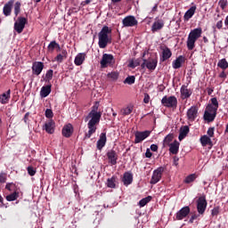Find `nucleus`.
<instances>
[{
  "mask_svg": "<svg viewBox=\"0 0 228 228\" xmlns=\"http://www.w3.org/2000/svg\"><path fill=\"white\" fill-rule=\"evenodd\" d=\"M102 116V113L99 111V102H95L92 110L89 112L87 117H86V122H88V132L86 134V138H91L92 134L97 131V126H99V122H101Z\"/></svg>",
  "mask_w": 228,
  "mask_h": 228,
  "instance_id": "f257e3e1",
  "label": "nucleus"
},
{
  "mask_svg": "<svg viewBox=\"0 0 228 228\" xmlns=\"http://www.w3.org/2000/svg\"><path fill=\"white\" fill-rule=\"evenodd\" d=\"M211 103L208 104L206 108L204 113V120L207 122H213L216 118V111H218V100L216 98H212Z\"/></svg>",
  "mask_w": 228,
  "mask_h": 228,
  "instance_id": "f03ea898",
  "label": "nucleus"
},
{
  "mask_svg": "<svg viewBox=\"0 0 228 228\" xmlns=\"http://www.w3.org/2000/svg\"><path fill=\"white\" fill-rule=\"evenodd\" d=\"M98 40L100 49H106L111 40V28L108 26L102 27L98 34Z\"/></svg>",
  "mask_w": 228,
  "mask_h": 228,
  "instance_id": "7ed1b4c3",
  "label": "nucleus"
},
{
  "mask_svg": "<svg viewBox=\"0 0 228 228\" xmlns=\"http://www.w3.org/2000/svg\"><path fill=\"white\" fill-rule=\"evenodd\" d=\"M200 37H202V28H194L192 30H191V32L189 33V36L187 37V49L189 51H193V49H195V42H197V40H199V38H200Z\"/></svg>",
  "mask_w": 228,
  "mask_h": 228,
  "instance_id": "20e7f679",
  "label": "nucleus"
},
{
  "mask_svg": "<svg viewBox=\"0 0 228 228\" xmlns=\"http://www.w3.org/2000/svg\"><path fill=\"white\" fill-rule=\"evenodd\" d=\"M101 69H108V67H113L115 65V57L113 54L103 53L102 60L100 61Z\"/></svg>",
  "mask_w": 228,
  "mask_h": 228,
  "instance_id": "39448f33",
  "label": "nucleus"
},
{
  "mask_svg": "<svg viewBox=\"0 0 228 228\" xmlns=\"http://www.w3.org/2000/svg\"><path fill=\"white\" fill-rule=\"evenodd\" d=\"M142 69H148V70L153 71L156 70L158 67V59H143V62L141 65Z\"/></svg>",
  "mask_w": 228,
  "mask_h": 228,
  "instance_id": "423d86ee",
  "label": "nucleus"
},
{
  "mask_svg": "<svg viewBox=\"0 0 228 228\" xmlns=\"http://www.w3.org/2000/svg\"><path fill=\"white\" fill-rule=\"evenodd\" d=\"M207 208L208 200H206V195H202L197 200V211L200 215H204Z\"/></svg>",
  "mask_w": 228,
  "mask_h": 228,
  "instance_id": "0eeeda50",
  "label": "nucleus"
},
{
  "mask_svg": "<svg viewBox=\"0 0 228 228\" xmlns=\"http://www.w3.org/2000/svg\"><path fill=\"white\" fill-rule=\"evenodd\" d=\"M165 172V168L163 167H158L153 171V174L151 175V184H158L161 181V177L163 175V173Z\"/></svg>",
  "mask_w": 228,
  "mask_h": 228,
  "instance_id": "6e6552de",
  "label": "nucleus"
},
{
  "mask_svg": "<svg viewBox=\"0 0 228 228\" xmlns=\"http://www.w3.org/2000/svg\"><path fill=\"white\" fill-rule=\"evenodd\" d=\"M161 104L166 108H177V98L175 96H164L161 100Z\"/></svg>",
  "mask_w": 228,
  "mask_h": 228,
  "instance_id": "1a4fd4ad",
  "label": "nucleus"
},
{
  "mask_svg": "<svg viewBox=\"0 0 228 228\" xmlns=\"http://www.w3.org/2000/svg\"><path fill=\"white\" fill-rule=\"evenodd\" d=\"M26 24H28V20L24 17H19L14 22V30L19 34L22 33L24 28H26Z\"/></svg>",
  "mask_w": 228,
  "mask_h": 228,
  "instance_id": "9d476101",
  "label": "nucleus"
},
{
  "mask_svg": "<svg viewBox=\"0 0 228 228\" xmlns=\"http://www.w3.org/2000/svg\"><path fill=\"white\" fill-rule=\"evenodd\" d=\"M123 28H134V26H138V20L133 15H129L125 17L122 20Z\"/></svg>",
  "mask_w": 228,
  "mask_h": 228,
  "instance_id": "9b49d317",
  "label": "nucleus"
},
{
  "mask_svg": "<svg viewBox=\"0 0 228 228\" xmlns=\"http://www.w3.org/2000/svg\"><path fill=\"white\" fill-rule=\"evenodd\" d=\"M187 119L189 122H195L197 120V117H199V107L197 106H191L188 110H187Z\"/></svg>",
  "mask_w": 228,
  "mask_h": 228,
  "instance_id": "f8f14e48",
  "label": "nucleus"
},
{
  "mask_svg": "<svg viewBox=\"0 0 228 228\" xmlns=\"http://www.w3.org/2000/svg\"><path fill=\"white\" fill-rule=\"evenodd\" d=\"M135 139H134V143H141V142H143L145 138H149L151 136V131L146 130L143 132L137 131L134 134Z\"/></svg>",
  "mask_w": 228,
  "mask_h": 228,
  "instance_id": "ddd939ff",
  "label": "nucleus"
},
{
  "mask_svg": "<svg viewBox=\"0 0 228 228\" xmlns=\"http://www.w3.org/2000/svg\"><path fill=\"white\" fill-rule=\"evenodd\" d=\"M44 70V62L42 61H35L32 64V74L34 76H40L42 71Z\"/></svg>",
  "mask_w": 228,
  "mask_h": 228,
  "instance_id": "4468645a",
  "label": "nucleus"
},
{
  "mask_svg": "<svg viewBox=\"0 0 228 228\" xmlns=\"http://www.w3.org/2000/svg\"><path fill=\"white\" fill-rule=\"evenodd\" d=\"M107 158L109 159V163L113 167L117 165V161L118 160V154L115 150H110L107 152Z\"/></svg>",
  "mask_w": 228,
  "mask_h": 228,
  "instance_id": "2eb2a0df",
  "label": "nucleus"
},
{
  "mask_svg": "<svg viewBox=\"0 0 228 228\" xmlns=\"http://www.w3.org/2000/svg\"><path fill=\"white\" fill-rule=\"evenodd\" d=\"M74 134V126L72 124L68 123L62 127V136L65 138H70Z\"/></svg>",
  "mask_w": 228,
  "mask_h": 228,
  "instance_id": "dca6fc26",
  "label": "nucleus"
},
{
  "mask_svg": "<svg viewBox=\"0 0 228 228\" xmlns=\"http://www.w3.org/2000/svg\"><path fill=\"white\" fill-rule=\"evenodd\" d=\"M190 207L182 208L175 215L176 220H184L190 215Z\"/></svg>",
  "mask_w": 228,
  "mask_h": 228,
  "instance_id": "f3484780",
  "label": "nucleus"
},
{
  "mask_svg": "<svg viewBox=\"0 0 228 228\" xmlns=\"http://www.w3.org/2000/svg\"><path fill=\"white\" fill-rule=\"evenodd\" d=\"M165 28V21L161 19H156L151 26L152 33H156Z\"/></svg>",
  "mask_w": 228,
  "mask_h": 228,
  "instance_id": "a211bd4d",
  "label": "nucleus"
},
{
  "mask_svg": "<svg viewBox=\"0 0 228 228\" xmlns=\"http://www.w3.org/2000/svg\"><path fill=\"white\" fill-rule=\"evenodd\" d=\"M180 94H181V99L184 101V99H190L191 97V89H189L187 86H182L180 89Z\"/></svg>",
  "mask_w": 228,
  "mask_h": 228,
  "instance_id": "6ab92c4d",
  "label": "nucleus"
},
{
  "mask_svg": "<svg viewBox=\"0 0 228 228\" xmlns=\"http://www.w3.org/2000/svg\"><path fill=\"white\" fill-rule=\"evenodd\" d=\"M85 60H86V53H79L76 55L74 63L77 67H81V65H83V63H85Z\"/></svg>",
  "mask_w": 228,
  "mask_h": 228,
  "instance_id": "aec40b11",
  "label": "nucleus"
},
{
  "mask_svg": "<svg viewBox=\"0 0 228 228\" xmlns=\"http://www.w3.org/2000/svg\"><path fill=\"white\" fill-rule=\"evenodd\" d=\"M13 3H15V0H10L4 4L3 8V13L5 15V17H10V15H12V8H13Z\"/></svg>",
  "mask_w": 228,
  "mask_h": 228,
  "instance_id": "412c9836",
  "label": "nucleus"
},
{
  "mask_svg": "<svg viewBox=\"0 0 228 228\" xmlns=\"http://www.w3.org/2000/svg\"><path fill=\"white\" fill-rule=\"evenodd\" d=\"M56 124L54 123V120L49 119L48 122H46L44 126L45 131L48 133L49 134H53L54 133V127Z\"/></svg>",
  "mask_w": 228,
  "mask_h": 228,
  "instance_id": "4be33fe9",
  "label": "nucleus"
},
{
  "mask_svg": "<svg viewBox=\"0 0 228 228\" xmlns=\"http://www.w3.org/2000/svg\"><path fill=\"white\" fill-rule=\"evenodd\" d=\"M161 51H162V57H161L162 61H167V60H169V58H172V51H170L168 47L164 46L161 48Z\"/></svg>",
  "mask_w": 228,
  "mask_h": 228,
  "instance_id": "5701e85b",
  "label": "nucleus"
},
{
  "mask_svg": "<svg viewBox=\"0 0 228 228\" xmlns=\"http://www.w3.org/2000/svg\"><path fill=\"white\" fill-rule=\"evenodd\" d=\"M117 184H118V177H117L116 175L109 178L106 183V186L112 189L117 188Z\"/></svg>",
  "mask_w": 228,
  "mask_h": 228,
  "instance_id": "b1692460",
  "label": "nucleus"
},
{
  "mask_svg": "<svg viewBox=\"0 0 228 228\" xmlns=\"http://www.w3.org/2000/svg\"><path fill=\"white\" fill-rule=\"evenodd\" d=\"M186 59L184 58V56L180 55L178 58H176V60L173 61V69H181V67H183V63H184Z\"/></svg>",
  "mask_w": 228,
  "mask_h": 228,
  "instance_id": "393cba45",
  "label": "nucleus"
},
{
  "mask_svg": "<svg viewBox=\"0 0 228 228\" xmlns=\"http://www.w3.org/2000/svg\"><path fill=\"white\" fill-rule=\"evenodd\" d=\"M125 186H129L133 183V174L130 172H126L122 178Z\"/></svg>",
  "mask_w": 228,
  "mask_h": 228,
  "instance_id": "a878e982",
  "label": "nucleus"
},
{
  "mask_svg": "<svg viewBox=\"0 0 228 228\" xmlns=\"http://www.w3.org/2000/svg\"><path fill=\"white\" fill-rule=\"evenodd\" d=\"M179 145H181V144L176 140H175L173 142H171V144L169 145L170 154H175V155L178 154L179 153Z\"/></svg>",
  "mask_w": 228,
  "mask_h": 228,
  "instance_id": "bb28decb",
  "label": "nucleus"
},
{
  "mask_svg": "<svg viewBox=\"0 0 228 228\" xmlns=\"http://www.w3.org/2000/svg\"><path fill=\"white\" fill-rule=\"evenodd\" d=\"M106 140H107L106 139V133H102L100 134V138H99V140L97 141V143H96L97 149L99 151H101L104 147V145H106Z\"/></svg>",
  "mask_w": 228,
  "mask_h": 228,
  "instance_id": "cd10ccee",
  "label": "nucleus"
},
{
  "mask_svg": "<svg viewBox=\"0 0 228 228\" xmlns=\"http://www.w3.org/2000/svg\"><path fill=\"white\" fill-rule=\"evenodd\" d=\"M189 133H190V127L188 126H184L181 127L178 140H180V142L182 140H184V138H186Z\"/></svg>",
  "mask_w": 228,
  "mask_h": 228,
  "instance_id": "c85d7f7f",
  "label": "nucleus"
},
{
  "mask_svg": "<svg viewBox=\"0 0 228 228\" xmlns=\"http://www.w3.org/2000/svg\"><path fill=\"white\" fill-rule=\"evenodd\" d=\"M197 11V6L193 5L191 6L183 16L184 20H188L189 19H191L193 15H195V12Z\"/></svg>",
  "mask_w": 228,
  "mask_h": 228,
  "instance_id": "c756f323",
  "label": "nucleus"
},
{
  "mask_svg": "<svg viewBox=\"0 0 228 228\" xmlns=\"http://www.w3.org/2000/svg\"><path fill=\"white\" fill-rule=\"evenodd\" d=\"M10 94H12V91L9 89L6 93L0 95L1 104H8L10 101Z\"/></svg>",
  "mask_w": 228,
  "mask_h": 228,
  "instance_id": "7c9ffc66",
  "label": "nucleus"
},
{
  "mask_svg": "<svg viewBox=\"0 0 228 228\" xmlns=\"http://www.w3.org/2000/svg\"><path fill=\"white\" fill-rule=\"evenodd\" d=\"M202 147H208V145H213L211 138L208 135H202L200 139Z\"/></svg>",
  "mask_w": 228,
  "mask_h": 228,
  "instance_id": "2f4dec72",
  "label": "nucleus"
},
{
  "mask_svg": "<svg viewBox=\"0 0 228 228\" xmlns=\"http://www.w3.org/2000/svg\"><path fill=\"white\" fill-rule=\"evenodd\" d=\"M174 142V134H168L163 140V147H169Z\"/></svg>",
  "mask_w": 228,
  "mask_h": 228,
  "instance_id": "473e14b6",
  "label": "nucleus"
},
{
  "mask_svg": "<svg viewBox=\"0 0 228 228\" xmlns=\"http://www.w3.org/2000/svg\"><path fill=\"white\" fill-rule=\"evenodd\" d=\"M20 195V191H15L14 192L6 196V200H8V202H13V200H17Z\"/></svg>",
  "mask_w": 228,
  "mask_h": 228,
  "instance_id": "72a5a7b5",
  "label": "nucleus"
},
{
  "mask_svg": "<svg viewBox=\"0 0 228 228\" xmlns=\"http://www.w3.org/2000/svg\"><path fill=\"white\" fill-rule=\"evenodd\" d=\"M48 52L49 53H54L55 49H59V51H61V47L60 46V44L56 43V41H52L48 45Z\"/></svg>",
  "mask_w": 228,
  "mask_h": 228,
  "instance_id": "f704fd0d",
  "label": "nucleus"
},
{
  "mask_svg": "<svg viewBox=\"0 0 228 228\" xmlns=\"http://www.w3.org/2000/svg\"><path fill=\"white\" fill-rule=\"evenodd\" d=\"M51 94V86H45L41 88L40 96L45 98Z\"/></svg>",
  "mask_w": 228,
  "mask_h": 228,
  "instance_id": "c9c22d12",
  "label": "nucleus"
},
{
  "mask_svg": "<svg viewBox=\"0 0 228 228\" xmlns=\"http://www.w3.org/2000/svg\"><path fill=\"white\" fill-rule=\"evenodd\" d=\"M5 190H8V191H20V188L17 187V184L13 183H8L5 185Z\"/></svg>",
  "mask_w": 228,
  "mask_h": 228,
  "instance_id": "e433bc0d",
  "label": "nucleus"
},
{
  "mask_svg": "<svg viewBox=\"0 0 228 228\" xmlns=\"http://www.w3.org/2000/svg\"><path fill=\"white\" fill-rule=\"evenodd\" d=\"M217 67H219V69H222L223 70H225L228 69V62L227 60L225 59H221L218 63H217Z\"/></svg>",
  "mask_w": 228,
  "mask_h": 228,
  "instance_id": "4c0bfd02",
  "label": "nucleus"
},
{
  "mask_svg": "<svg viewBox=\"0 0 228 228\" xmlns=\"http://www.w3.org/2000/svg\"><path fill=\"white\" fill-rule=\"evenodd\" d=\"M65 56H67V50H63L62 51V54L59 53L55 58L54 61H57L58 63H61L65 58Z\"/></svg>",
  "mask_w": 228,
  "mask_h": 228,
  "instance_id": "58836bf2",
  "label": "nucleus"
},
{
  "mask_svg": "<svg viewBox=\"0 0 228 228\" xmlns=\"http://www.w3.org/2000/svg\"><path fill=\"white\" fill-rule=\"evenodd\" d=\"M151 200H152V197H151V196L143 198L142 200H141L139 201V206L141 208H143L144 206H147V204H149V202H151Z\"/></svg>",
  "mask_w": 228,
  "mask_h": 228,
  "instance_id": "ea45409f",
  "label": "nucleus"
},
{
  "mask_svg": "<svg viewBox=\"0 0 228 228\" xmlns=\"http://www.w3.org/2000/svg\"><path fill=\"white\" fill-rule=\"evenodd\" d=\"M133 110H134V107L133 105H128L127 107L122 110V114L131 115L133 113Z\"/></svg>",
  "mask_w": 228,
  "mask_h": 228,
  "instance_id": "a19ab883",
  "label": "nucleus"
},
{
  "mask_svg": "<svg viewBox=\"0 0 228 228\" xmlns=\"http://www.w3.org/2000/svg\"><path fill=\"white\" fill-rule=\"evenodd\" d=\"M196 179H197V175L191 174L185 178L184 183H186V184H190V183H193V181H195Z\"/></svg>",
  "mask_w": 228,
  "mask_h": 228,
  "instance_id": "79ce46f5",
  "label": "nucleus"
},
{
  "mask_svg": "<svg viewBox=\"0 0 228 228\" xmlns=\"http://www.w3.org/2000/svg\"><path fill=\"white\" fill-rule=\"evenodd\" d=\"M107 77H109L112 81H117V79H118V72L112 71L107 75Z\"/></svg>",
  "mask_w": 228,
  "mask_h": 228,
  "instance_id": "37998d69",
  "label": "nucleus"
},
{
  "mask_svg": "<svg viewBox=\"0 0 228 228\" xmlns=\"http://www.w3.org/2000/svg\"><path fill=\"white\" fill-rule=\"evenodd\" d=\"M20 6H21L20 2H16L14 4V15L16 17L19 15V13H20Z\"/></svg>",
  "mask_w": 228,
  "mask_h": 228,
  "instance_id": "c03bdc74",
  "label": "nucleus"
},
{
  "mask_svg": "<svg viewBox=\"0 0 228 228\" xmlns=\"http://www.w3.org/2000/svg\"><path fill=\"white\" fill-rule=\"evenodd\" d=\"M134 81H135L134 76H130L125 79L124 83H126V85H134Z\"/></svg>",
  "mask_w": 228,
  "mask_h": 228,
  "instance_id": "a18cd8bd",
  "label": "nucleus"
},
{
  "mask_svg": "<svg viewBox=\"0 0 228 228\" xmlns=\"http://www.w3.org/2000/svg\"><path fill=\"white\" fill-rule=\"evenodd\" d=\"M27 171L28 175H30L31 177H33V175H35L37 174V169L31 166H28L27 167Z\"/></svg>",
  "mask_w": 228,
  "mask_h": 228,
  "instance_id": "49530a36",
  "label": "nucleus"
},
{
  "mask_svg": "<svg viewBox=\"0 0 228 228\" xmlns=\"http://www.w3.org/2000/svg\"><path fill=\"white\" fill-rule=\"evenodd\" d=\"M140 65V62L138 61H130L128 63V67L130 69H136Z\"/></svg>",
  "mask_w": 228,
  "mask_h": 228,
  "instance_id": "de8ad7c7",
  "label": "nucleus"
},
{
  "mask_svg": "<svg viewBox=\"0 0 228 228\" xmlns=\"http://www.w3.org/2000/svg\"><path fill=\"white\" fill-rule=\"evenodd\" d=\"M45 117L46 118H53V117H54V114L53 113V110L47 109L45 110Z\"/></svg>",
  "mask_w": 228,
  "mask_h": 228,
  "instance_id": "09e8293b",
  "label": "nucleus"
},
{
  "mask_svg": "<svg viewBox=\"0 0 228 228\" xmlns=\"http://www.w3.org/2000/svg\"><path fill=\"white\" fill-rule=\"evenodd\" d=\"M218 4L223 10L227 8V0H219Z\"/></svg>",
  "mask_w": 228,
  "mask_h": 228,
  "instance_id": "8fccbe9b",
  "label": "nucleus"
},
{
  "mask_svg": "<svg viewBox=\"0 0 228 228\" xmlns=\"http://www.w3.org/2000/svg\"><path fill=\"white\" fill-rule=\"evenodd\" d=\"M207 134L208 135V137L213 138V136H215V127H209Z\"/></svg>",
  "mask_w": 228,
  "mask_h": 228,
  "instance_id": "3c124183",
  "label": "nucleus"
},
{
  "mask_svg": "<svg viewBox=\"0 0 228 228\" xmlns=\"http://www.w3.org/2000/svg\"><path fill=\"white\" fill-rule=\"evenodd\" d=\"M7 175L5 173H0V183H6Z\"/></svg>",
  "mask_w": 228,
  "mask_h": 228,
  "instance_id": "603ef678",
  "label": "nucleus"
},
{
  "mask_svg": "<svg viewBox=\"0 0 228 228\" xmlns=\"http://www.w3.org/2000/svg\"><path fill=\"white\" fill-rule=\"evenodd\" d=\"M220 213V208L216 207L212 209V216H217V215Z\"/></svg>",
  "mask_w": 228,
  "mask_h": 228,
  "instance_id": "864d4df0",
  "label": "nucleus"
},
{
  "mask_svg": "<svg viewBox=\"0 0 228 228\" xmlns=\"http://www.w3.org/2000/svg\"><path fill=\"white\" fill-rule=\"evenodd\" d=\"M150 101H151V96L149 95V94H145L144 98H143V103L144 104H149Z\"/></svg>",
  "mask_w": 228,
  "mask_h": 228,
  "instance_id": "5fc2aeb1",
  "label": "nucleus"
},
{
  "mask_svg": "<svg viewBox=\"0 0 228 228\" xmlns=\"http://www.w3.org/2000/svg\"><path fill=\"white\" fill-rule=\"evenodd\" d=\"M46 79H53V69H49L45 74Z\"/></svg>",
  "mask_w": 228,
  "mask_h": 228,
  "instance_id": "6e6d98bb",
  "label": "nucleus"
},
{
  "mask_svg": "<svg viewBox=\"0 0 228 228\" xmlns=\"http://www.w3.org/2000/svg\"><path fill=\"white\" fill-rule=\"evenodd\" d=\"M223 26H224V21H222V20L217 21V23L216 25L217 29H222Z\"/></svg>",
  "mask_w": 228,
  "mask_h": 228,
  "instance_id": "4d7b16f0",
  "label": "nucleus"
},
{
  "mask_svg": "<svg viewBox=\"0 0 228 228\" xmlns=\"http://www.w3.org/2000/svg\"><path fill=\"white\" fill-rule=\"evenodd\" d=\"M151 151L153 152H158V145L157 144H151Z\"/></svg>",
  "mask_w": 228,
  "mask_h": 228,
  "instance_id": "13d9d810",
  "label": "nucleus"
},
{
  "mask_svg": "<svg viewBox=\"0 0 228 228\" xmlns=\"http://www.w3.org/2000/svg\"><path fill=\"white\" fill-rule=\"evenodd\" d=\"M145 156H146L147 158H152V152H151V150H150V149H147V150H146Z\"/></svg>",
  "mask_w": 228,
  "mask_h": 228,
  "instance_id": "bf43d9fd",
  "label": "nucleus"
},
{
  "mask_svg": "<svg viewBox=\"0 0 228 228\" xmlns=\"http://www.w3.org/2000/svg\"><path fill=\"white\" fill-rule=\"evenodd\" d=\"M219 77L225 79V77H227V74L225 73V71H222L219 75Z\"/></svg>",
  "mask_w": 228,
  "mask_h": 228,
  "instance_id": "052dcab7",
  "label": "nucleus"
},
{
  "mask_svg": "<svg viewBox=\"0 0 228 228\" xmlns=\"http://www.w3.org/2000/svg\"><path fill=\"white\" fill-rule=\"evenodd\" d=\"M197 218V216H192L189 220L190 224H193L194 220Z\"/></svg>",
  "mask_w": 228,
  "mask_h": 228,
  "instance_id": "680f3d73",
  "label": "nucleus"
},
{
  "mask_svg": "<svg viewBox=\"0 0 228 228\" xmlns=\"http://www.w3.org/2000/svg\"><path fill=\"white\" fill-rule=\"evenodd\" d=\"M213 92H214L213 88H208V95H211V94H213Z\"/></svg>",
  "mask_w": 228,
  "mask_h": 228,
  "instance_id": "e2e57ef3",
  "label": "nucleus"
},
{
  "mask_svg": "<svg viewBox=\"0 0 228 228\" xmlns=\"http://www.w3.org/2000/svg\"><path fill=\"white\" fill-rule=\"evenodd\" d=\"M94 0H86L84 2V4H90V3H92Z\"/></svg>",
  "mask_w": 228,
  "mask_h": 228,
  "instance_id": "0e129e2a",
  "label": "nucleus"
},
{
  "mask_svg": "<svg viewBox=\"0 0 228 228\" xmlns=\"http://www.w3.org/2000/svg\"><path fill=\"white\" fill-rule=\"evenodd\" d=\"M158 10V4H155L152 8V12H157Z\"/></svg>",
  "mask_w": 228,
  "mask_h": 228,
  "instance_id": "69168bd1",
  "label": "nucleus"
},
{
  "mask_svg": "<svg viewBox=\"0 0 228 228\" xmlns=\"http://www.w3.org/2000/svg\"><path fill=\"white\" fill-rule=\"evenodd\" d=\"M122 0H111V3H120Z\"/></svg>",
  "mask_w": 228,
  "mask_h": 228,
  "instance_id": "338daca9",
  "label": "nucleus"
},
{
  "mask_svg": "<svg viewBox=\"0 0 228 228\" xmlns=\"http://www.w3.org/2000/svg\"><path fill=\"white\" fill-rule=\"evenodd\" d=\"M203 41L205 42V44H208V37H204Z\"/></svg>",
  "mask_w": 228,
  "mask_h": 228,
  "instance_id": "774afa93",
  "label": "nucleus"
}]
</instances>
